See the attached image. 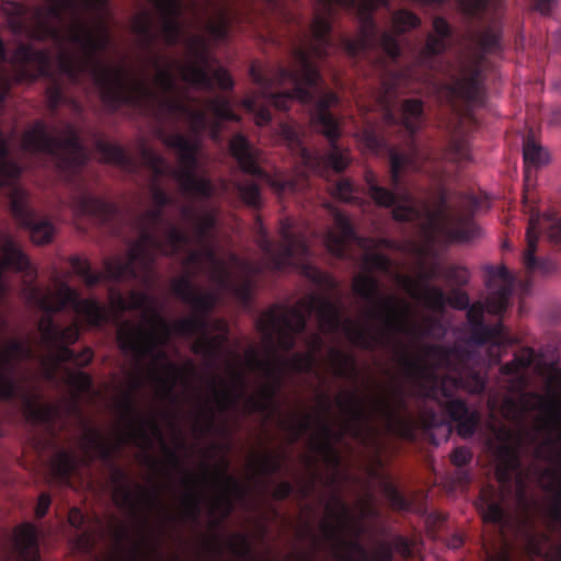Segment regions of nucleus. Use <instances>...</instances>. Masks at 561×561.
I'll return each instance as SVG.
<instances>
[{
	"instance_id": "obj_35",
	"label": "nucleus",
	"mask_w": 561,
	"mask_h": 561,
	"mask_svg": "<svg viewBox=\"0 0 561 561\" xmlns=\"http://www.w3.org/2000/svg\"><path fill=\"white\" fill-rule=\"evenodd\" d=\"M163 450L169 465L179 471L185 472L186 474L183 482L188 488V491L183 496L184 512L187 518L196 522L201 515V505L203 500V494L196 483V477L186 471L178 453L164 443Z\"/></svg>"
},
{
	"instance_id": "obj_55",
	"label": "nucleus",
	"mask_w": 561,
	"mask_h": 561,
	"mask_svg": "<svg viewBox=\"0 0 561 561\" xmlns=\"http://www.w3.org/2000/svg\"><path fill=\"white\" fill-rule=\"evenodd\" d=\"M67 382L78 396L89 392L93 385L91 376L81 370L69 373Z\"/></svg>"
},
{
	"instance_id": "obj_9",
	"label": "nucleus",
	"mask_w": 561,
	"mask_h": 561,
	"mask_svg": "<svg viewBox=\"0 0 561 561\" xmlns=\"http://www.w3.org/2000/svg\"><path fill=\"white\" fill-rule=\"evenodd\" d=\"M322 414L319 417V430L322 439L317 444V450L324 455L331 462L337 465L339 455L333 446V440H341L344 435L351 434L354 438L363 437L362 426L370 424L374 417L382 420L390 431L401 438L414 442L416 438V424L410 417H401L400 411L405 410L407 400L404 388L396 383L391 390V397H378L374 400L373 411L368 412L363 401L355 392L345 394L337 400L340 409L347 415L342 431L335 432L325 416L331 412V401L328 396H321Z\"/></svg>"
},
{
	"instance_id": "obj_19",
	"label": "nucleus",
	"mask_w": 561,
	"mask_h": 561,
	"mask_svg": "<svg viewBox=\"0 0 561 561\" xmlns=\"http://www.w3.org/2000/svg\"><path fill=\"white\" fill-rule=\"evenodd\" d=\"M229 151L242 172L265 183L278 195L299 190L296 180L265 171L260 164L261 151L243 134L238 133L231 137Z\"/></svg>"
},
{
	"instance_id": "obj_61",
	"label": "nucleus",
	"mask_w": 561,
	"mask_h": 561,
	"mask_svg": "<svg viewBox=\"0 0 561 561\" xmlns=\"http://www.w3.org/2000/svg\"><path fill=\"white\" fill-rule=\"evenodd\" d=\"M228 21L222 14L217 22H210L208 24V32L213 37L219 41H224L228 37Z\"/></svg>"
},
{
	"instance_id": "obj_57",
	"label": "nucleus",
	"mask_w": 561,
	"mask_h": 561,
	"mask_svg": "<svg viewBox=\"0 0 561 561\" xmlns=\"http://www.w3.org/2000/svg\"><path fill=\"white\" fill-rule=\"evenodd\" d=\"M135 221L154 228L160 225L168 224L164 219V209L157 206L138 215Z\"/></svg>"
},
{
	"instance_id": "obj_37",
	"label": "nucleus",
	"mask_w": 561,
	"mask_h": 561,
	"mask_svg": "<svg viewBox=\"0 0 561 561\" xmlns=\"http://www.w3.org/2000/svg\"><path fill=\"white\" fill-rule=\"evenodd\" d=\"M307 352H296L290 358L282 357L284 363L295 374H311L317 364V356L324 346L320 333H311L306 337Z\"/></svg>"
},
{
	"instance_id": "obj_62",
	"label": "nucleus",
	"mask_w": 561,
	"mask_h": 561,
	"mask_svg": "<svg viewBox=\"0 0 561 561\" xmlns=\"http://www.w3.org/2000/svg\"><path fill=\"white\" fill-rule=\"evenodd\" d=\"M237 540L230 542V548L234 553L240 556H250L252 552V548L250 541L244 535H236Z\"/></svg>"
},
{
	"instance_id": "obj_13",
	"label": "nucleus",
	"mask_w": 561,
	"mask_h": 561,
	"mask_svg": "<svg viewBox=\"0 0 561 561\" xmlns=\"http://www.w3.org/2000/svg\"><path fill=\"white\" fill-rule=\"evenodd\" d=\"M279 234L280 241L275 244L257 218L256 243L272 271L285 272L290 268H299L308 280L321 288L333 290L337 287L332 275L308 262L310 255L308 242L302 234L293 231L288 220L282 221Z\"/></svg>"
},
{
	"instance_id": "obj_60",
	"label": "nucleus",
	"mask_w": 561,
	"mask_h": 561,
	"mask_svg": "<svg viewBox=\"0 0 561 561\" xmlns=\"http://www.w3.org/2000/svg\"><path fill=\"white\" fill-rule=\"evenodd\" d=\"M108 2L110 0H78L82 16H84L85 13H101L107 8Z\"/></svg>"
},
{
	"instance_id": "obj_36",
	"label": "nucleus",
	"mask_w": 561,
	"mask_h": 561,
	"mask_svg": "<svg viewBox=\"0 0 561 561\" xmlns=\"http://www.w3.org/2000/svg\"><path fill=\"white\" fill-rule=\"evenodd\" d=\"M0 250L2 252L0 260V298H2L8 291L4 282L5 270L10 268L16 272L27 271L30 268V260L14 239L7 233L0 234Z\"/></svg>"
},
{
	"instance_id": "obj_47",
	"label": "nucleus",
	"mask_w": 561,
	"mask_h": 561,
	"mask_svg": "<svg viewBox=\"0 0 561 561\" xmlns=\"http://www.w3.org/2000/svg\"><path fill=\"white\" fill-rule=\"evenodd\" d=\"M445 158L455 163L470 160V147L468 139L462 136H453L448 142Z\"/></svg>"
},
{
	"instance_id": "obj_63",
	"label": "nucleus",
	"mask_w": 561,
	"mask_h": 561,
	"mask_svg": "<svg viewBox=\"0 0 561 561\" xmlns=\"http://www.w3.org/2000/svg\"><path fill=\"white\" fill-rule=\"evenodd\" d=\"M50 347L57 348V358L60 363H75L76 352L69 347L68 344H47Z\"/></svg>"
},
{
	"instance_id": "obj_29",
	"label": "nucleus",
	"mask_w": 561,
	"mask_h": 561,
	"mask_svg": "<svg viewBox=\"0 0 561 561\" xmlns=\"http://www.w3.org/2000/svg\"><path fill=\"white\" fill-rule=\"evenodd\" d=\"M160 112H165L167 119H183L187 123L190 131L194 135H201L208 127L207 112L202 108H195L187 104L182 98H161L159 100Z\"/></svg>"
},
{
	"instance_id": "obj_28",
	"label": "nucleus",
	"mask_w": 561,
	"mask_h": 561,
	"mask_svg": "<svg viewBox=\"0 0 561 561\" xmlns=\"http://www.w3.org/2000/svg\"><path fill=\"white\" fill-rule=\"evenodd\" d=\"M433 31L426 36V42L421 48L417 62L422 68L430 71H438L440 65L436 58L448 49V41L453 36V27L443 16H435L433 20Z\"/></svg>"
},
{
	"instance_id": "obj_64",
	"label": "nucleus",
	"mask_w": 561,
	"mask_h": 561,
	"mask_svg": "<svg viewBox=\"0 0 561 561\" xmlns=\"http://www.w3.org/2000/svg\"><path fill=\"white\" fill-rule=\"evenodd\" d=\"M294 491L293 484L288 481H280L276 484L273 491V497L277 501L288 499Z\"/></svg>"
},
{
	"instance_id": "obj_44",
	"label": "nucleus",
	"mask_w": 561,
	"mask_h": 561,
	"mask_svg": "<svg viewBox=\"0 0 561 561\" xmlns=\"http://www.w3.org/2000/svg\"><path fill=\"white\" fill-rule=\"evenodd\" d=\"M523 158L526 176L530 172V168H538L548 161V154L545 149L531 137H527L524 141Z\"/></svg>"
},
{
	"instance_id": "obj_1",
	"label": "nucleus",
	"mask_w": 561,
	"mask_h": 561,
	"mask_svg": "<svg viewBox=\"0 0 561 561\" xmlns=\"http://www.w3.org/2000/svg\"><path fill=\"white\" fill-rule=\"evenodd\" d=\"M354 12L358 19V35L340 37L342 49L353 59L369 58L380 49L392 61L401 55L398 36L421 25V19L407 9L392 13L393 33L379 31L374 13L379 7L390 8V0H314V16L310 34L293 49L290 67L277 66L268 75L256 67L250 68L251 77L262 89L263 100L249 96L243 100L244 108L253 114L255 124L265 126L272 121L271 107L288 111L294 103L309 107L311 124L325 136L330 151L325 162L336 172H343L350 164L347 150L339 147L341 127L331 107L339 102L337 95L329 90L313 59L329 56L333 47L332 19L336 8Z\"/></svg>"
},
{
	"instance_id": "obj_56",
	"label": "nucleus",
	"mask_w": 561,
	"mask_h": 561,
	"mask_svg": "<svg viewBox=\"0 0 561 561\" xmlns=\"http://www.w3.org/2000/svg\"><path fill=\"white\" fill-rule=\"evenodd\" d=\"M256 466L260 473L272 476L282 470L283 462L276 455L266 453L260 456Z\"/></svg>"
},
{
	"instance_id": "obj_46",
	"label": "nucleus",
	"mask_w": 561,
	"mask_h": 561,
	"mask_svg": "<svg viewBox=\"0 0 561 561\" xmlns=\"http://www.w3.org/2000/svg\"><path fill=\"white\" fill-rule=\"evenodd\" d=\"M207 106L218 122L240 121V117L232 110L230 100L226 96L217 95L208 99Z\"/></svg>"
},
{
	"instance_id": "obj_58",
	"label": "nucleus",
	"mask_w": 561,
	"mask_h": 561,
	"mask_svg": "<svg viewBox=\"0 0 561 561\" xmlns=\"http://www.w3.org/2000/svg\"><path fill=\"white\" fill-rule=\"evenodd\" d=\"M445 277L456 286H465L469 282L470 274L466 267L450 265L445 271Z\"/></svg>"
},
{
	"instance_id": "obj_23",
	"label": "nucleus",
	"mask_w": 561,
	"mask_h": 561,
	"mask_svg": "<svg viewBox=\"0 0 561 561\" xmlns=\"http://www.w3.org/2000/svg\"><path fill=\"white\" fill-rule=\"evenodd\" d=\"M547 230L548 238L554 243H561V219L553 215H543L533 213L529 217L526 231L527 248L524 252L523 262L527 272L533 273L537 270L546 272L548 262L536 256L537 243L540 233Z\"/></svg>"
},
{
	"instance_id": "obj_8",
	"label": "nucleus",
	"mask_w": 561,
	"mask_h": 561,
	"mask_svg": "<svg viewBox=\"0 0 561 561\" xmlns=\"http://www.w3.org/2000/svg\"><path fill=\"white\" fill-rule=\"evenodd\" d=\"M65 134V137L53 135L45 122L37 119L24 131L22 148L30 153H44L54 159L60 175L78 191L72 201L78 215L92 217L114 229L116 221L123 218L119 207L89 193L82 176L89 161L88 151L73 125L66 124Z\"/></svg>"
},
{
	"instance_id": "obj_45",
	"label": "nucleus",
	"mask_w": 561,
	"mask_h": 561,
	"mask_svg": "<svg viewBox=\"0 0 561 561\" xmlns=\"http://www.w3.org/2000/svg\"><path fill=\"white\" fill-rule=\"evenodd\" d=\"M133 31L146 49L153 46L156 34L153 33L152 19L149 12H142L134 19Z\"/></svg>"
},
{
	"instance_id": "obj_15",
	"label": "nucleus",
	"mask_w": 561,
	"mask_h": 561,
	"mask_svg": "<svg viewBox=\"0 0 561 561\" xmlns=\"http://www.w3.org/2000/svg\"><path fill=\"white\" fill-rule=\"evenodd\" d=\"M495 477L501 486L497 495L493 489L482 490L479 497V510L485 523H491L501 531L508 524L505 510L506 497L515 491L519 499L526 493V473L522 468L519 451L516 447L502 445L497 450Z\"/></svg>"
},
{
	"instance_id": "obj_30",
	"label": "nucleus",
	"mask_w": 561,
	"mask_h": 561,
	"mask_svg": "<svg viewBox=\"0 0 561 561\" xmlns=\"http://www.w3.org/2000/svg\"><path fill=\"white\" fill-rule=\"evenodd\" d=\"M228 462L214 474H210L208 466L204 465L205 480L211 479L216 485H220L222 492L214 502V510L222 512V518H227L234 510V497L242 499L245 495L244 486L232 476L227 473Z\"/></svg>"
},
{
	"instance_id": "obj_48",
	"label": "nucleus",
	"mask_w": 561,
	"mask_h": 561,
	"mask_svg": "<svg viewBox=\"0 0 561 561\" xmlns=\"http://www.w3.org/2000/svg\"><path fill=\"white\" fill-rule=\"evenodd\" d=\"M237 191L240 195V198L248 206L259 209L262 205L261 199V190L257 183L253 181H247L244 183L237 184Z\"/></svg>"
},
{
	"instance_id": "obj_39",
	"label": "nucleus",
	"mask_w": 561,
	"mask_h": 561,
	"mask_svg": "<svg viewBox=\"0 0 561 561\" xmlns=\"http://www.w3.org/2000/svg\"><path fill=\"white\" fill-rule=\"evenodd\" d=\"M38 331L45 344H73L80 337L77 324L59 328L51 316L44 317L38 323Z\"/></svg>"
},
{
	"instance_id": "obj_5",
	"label": "nucleus",
	"mask_w": 561,
	"mask_h": 561,
	"mask_svg": "<svg viewBox=\"0 0 561 561\" xmlns=\"http://www.w3.org/2000/svg\"><path fill=\"white\" fill-rule=\"evenodd\" d=\"M547 364L543 354L524 346L514 353L511 362L500 367L503 388L507 394L502 400L503 416L523 425L530 413L539 411L549 431L546 443L551 448L549 461L554 468L543 471L551 479L548 490L554 491L553 500L545 515L547 531L530 530L527 534L529 551L541 557L545 545H552L556 561H561V390L549 388L546 396L528 391L534 376H542Z\"/></svg>"
},
{
	"instance_id": "obj_54",
	"label": "nucleus",
	"mask_w": 561,
	"mask_h": 561,
	"mask_svg": "<svg viewBox=\"0 0 561 561\" xmlns=\"http://www.w3.org/2000/svg\"><path fill=\"white\" fill-rule=\"evenodd\" d=\"M356 187L347 179H340L332 187V194L335 198L345 203H356Z\"/></svg>"
},
{
	"instance_id": "obj_6",
	"label": "nucleus",
	"mask_w": 561,
	"mask_h": 561,
	"mask_svg": "<svg viewBox=\"0 0 561 561\" xmlns=\"http://www.w3.org/2000/svg\"><path fill=\"white\" fill-rule=\"evenodd\" d=\"M425 353L432 359L431 365L411 358L405 352L401 356L408 376L416 379L419 385L422 403L420 425L424 430H432L443 424V417L436 409L427 407L431 401L456 423L461 437H471L479 425L480 414L477 410H471L463 399L454 396L458 389L476 394L485 390V379L476 368L480 363L478 351L463 344H430L425 346Z\"/></svg>"
},
{
	"instance_id": "obj_33",
	"label": "nucleus",
	"mask_w": 561,
	"mask_h": 561,
	"mask_svg": "<svg viewBox=\"0 0 561 561\" xmlns=\"http://www.w3.org/2000/svg\"><path fill=\"white\" fill-rule=\"evenodd\" d=\"M180 213L184 219H194V242L202 247V257L218 263L215 250L209 245L211 232L216 228V216L211 211L198 214L192 206H182Z\"/></svg>"
},
{
	"instance_id": "obj_27",
	"label": "nucleus",
	"mask_w": 561,
	"mask_h": 561,
	"mask_svg": "<svg viewBox=\"0 0 561 561\" xmlns=\"http://www.w3.org/2000/svg\"><path fill=\"white\" fill-rule=\"evenodd\" d=\"M488 275L486 286L490 289L486 297L488 310L491 314L501 316L508 308L515 278L504 265L489 267Z\"/></svg>"
},
{
	"instance_id": "obj_34",
	"label": "nucleus",
	"mask_w": 561,
	"mask_h": 561,
	"mask_svg": "<svg viewBox=\"0 0 561 561\" xmlns=\"http://www.w3.org/2000/svg\"><path fill=\"white\" fill-rule=\"evenodd\" d=\"M161 16V35L164 43L173 47L180 43L183 26L180 19L183 14L182 0H152Z\"/></svg>"
},
{
	"instance_id": "obj_11",
	"label": "nucleus",
	"mask_w": 561,
	"mask_h": 561,
	"mask_svg": "<svg viewBox=\"0 0 561 561\" xmlns=\"http://www.w3.org/2000/svg\"><path fill=\"white\" fill-rule=\"evenodd\" d=\"M158 137L178 153L179 167L172 168L161 154L150 148L142 149V160L152 173L149 191L154 206L164 209L174 204L173 197L160 185V179L165 175L174 179L184 194L193 198L209 199L215 187L209 178L197 174L198 141L179 131L168 133L163 128L158 130Z\"/></svg>"
},
{
	"instance_id": "obj_38",
	"label": "nucleus",
	"mask_w": 561,
	"mask_h": 561,
	"mask_svg": "<svg viewBox=\"0 0 561 561\" xmlns=\"http://www.w3.org/2000/svg\"><path fill=\"white\" fill-rule=\"evenodd\" d=\"M14 549L19 561H38V533L31 523L20 525L15 530Z\"/></svg>"
},
{
	"instance_id": "obj_17",
	"label": "nucleus",
	"mask_w": 561,
	"mask_h": 561,
	"mask_svg": "<svg viewBox=\"0 0 561 561\" xmlns=\"http://www.w3.org/2000/svg\"><path fill=\"white\" fill-rule=\"evenodd\" d=\"M327 512L334 523L323 522L321 530L328 540H337L344 543L348 551L340 556L341 561H393V549L388 543L378 547L374 554H369L357 540H345L343 533L352 523V512L348 505L340 497L334 496L332 503L327 505Z\"/></svg>"
},
{
	"instance_id": "obj_25",
	"label": "nucleus",
	"mask_w": 561,
	"mask_h": 561,
	"mask_svg": "<svg viewBox=\"0 0 561 561\" xmlns=\"http://www.w3.org/2000/svg\"><path fill=\"white\" fill-rule=\"evenodd\" d=\"M151 61H152L154 68L157 69L154 81L160 91L157 92L156 90H153L142 79H135L130 83L127 82V91H131L133 85L136 82L141 81L152 91V94L144 96L141 100H139V102L123 103L122 106L127 105V106H131V107H144L149 102H153L156 104V107L153 110L154 118L159 123H164L165 112H160L159 100L161 98H181V96L179 95V89H178V83H176L175 77L169 67H162L161 57L158 55L153 56Z\"/></svg>"
},
{
	"instance_id": "obj_14",
	"label": "nucleus",
	"mask_w": 561,
	"mask_h": 561,
	"mask_svg": "<svg viewBox=\"0 0 561 561\" xmlns=\"http://www.w3.org/2000/svg\"><path fill=\"white\" fill-rule=\"evenodd\" d=\"M32 356V348L20 340H11L5 348H0V401H18L28 422L50 426L58 416V408L42 403L37 394L26 390L14 377L18 363Z\"/></svg>"
},
{
	"instance_id": "obj_42",
	"label": "nucleus",
	"mask_w": 561,
	"mask_h": 561,
	"mask_svg": "<svg viewBox=\"0 0 561 561\" xmlns=\"http://www.w3.org/2000/svg\"><path fill=\"white\" fill-rule=\"evenodd\" d=\"M329 355L336 377L345 379H355L357 377L356 360L353 355L337 347H331Z\"/></svg>"
},
{
	"instance_id": "obj_50",
	"label": "nucleus",
	"mask_w": 561,
	"mask_h": 561,
	"mask_svg": "<svg viewBox=\"0 0 561 561\" xmlns=\"http://www.w3.org/2000/svg\"><path fill=\"white\" fill-rule=\"evenodd\" d=\"M312 423V415L306 413L302 419H294L290 422L283 421L282 425L287 430L290 436V443H296L307 432L310 431Z\"/></svg>"
},
{
	"instance_id": "obj_10",
	"label": "nucleus",
	"mask_w": 561,
	"mask_h": 561,
	"mask_svg": "<svg viewBox=\"0 0 561 561\" xmlns=\"http://www.w3.org/2000/svg\"><path fill=\"white\" fill-rule=\"evenodd\" d=\"M360 142L371 153L379 154L387 151L389 154V180L391 188L381 186L373 170H366L364 180L370 198L376 205L392 208V218L399 222H410L416 215V209L409 205L411 193L405 181L410 172H422L423 159H431L430 153H423L412 144L409 153L400 152L390 147L386 138L375 127L366 126L360 133Z\"/></svg>"
},
{
	"instance_id": "obj_22",
	"label": "nucleus",
	"mask_w": 561,
	"mask_h": 561,
	"mask_svg": "<svg viewBox=\"0 0 561 561\" xmlns=\"http://www.w3.org/2000/svg\"><path fill=\"white\" fill-rule=\"evenodd\" d=\"M56 301H43V309L49 313L62 311L67 307H71L78 314L82 316L88 324L94 328L104 325L108 316L102 304L96 299L80 297L78 290L70 287L68 284H60L56 293Z\"/></svg>"
},
{
	"instance_id": "obj_40",
	"label": "nucleus",
	"mask_w": 561,
	"mask_h": 561,
	"mask_svg": "<svg viewBox=\"0 0 561 561\" xmlns=\"http://www.w3.org/2000/svg\"><path fill=\"white\" fill-rule=\"evenodd\" d=\"M192 224V234L182 230L175 225L170 222L167 224L165 240H162L161 255L163 256H175L182 253L191 243L194 241V222L193 219H186Z\"/></svg>"
},
{
	"instance_id": "obj_51",
	"label": "nucleus",
	"mask_w": 561,
	"mask_h": 561,
	"mask_svg": "<svg viewBox=\"0 0 561 561\" xmlns=\"http://www.w3.org/2000/svg\"><path fill=\"white\" fill-rule=\"evenodd\" d=\"M422 298L425 305L435 311H443L447 305V295L437 286H426Z\"/></svg>"
},
{
	"instance_id": "obj_41",
	"label": "nucleus",
	"mask_w": 561,
	"mask_h": 561,
	"mask_svg": "<svg viewBox=\"0 0 561 561\" xmlns=\"http://www.w3.org/2000/svg\"><path fill=\"white\" fill-rule=\"evenodd\" d=\"M94 147L105 162L113 163L127 171L135 170L136 163L134 159L121 145L111 144L95 134Z\"/></svg>"
},
{
	"instance_id": "obj_31",
	"label": "nucleus",
	"mask_w": 561,
	"mask_h": 561,
	"mask_svg": "<svg viewBox=\"0 0 561 561\" xmlns=\"http://www.w3.org/2000/svg\"><path fill=\"white\" fill-rule=\"evenodd\" d=\"M230 375L231 383H228L217 375L211 376L209 379L213 397L221 412L236 404L247 387L245 374L241 369L233 367L230 370Z\"/></svg>"
},
{
	"instance_id": "obj_7",
	"label": "nucleus",
	"mask_w": 561,
	"mask_h": 561,
	"mask_svg": "<svg viewBox=\"0 0 561 561\" xmlns=\"http://www.w3.org/2000/svg\"><path fill=\"white\" fill-rule=\"evenodd\" d=\"M123 416L130 426L128 435L121 436L118 442L110 443L102 433L96 428H89L81 439V448L83 450V459L69 450H59L53 461L51 471L55 478L62 484L69 485L72 476L78 471L80 462L90 466L94 459H100L111 467V480L115 485L114 502L117 507L126 510L133 516L141 518L142 510L159 507L164 510L160 494L157 490L145 488L140 484L136 485L137 495L129 488V478L127 473L114 463V459L121 447L128 438L141 439L147 444L150 443L147 427H150L153 435L163 442L161 428L153 416L144 417L136 404L133 393L125 396L122 402Z\"/></svg>"
},
{
	"instance_id": "obj_4",
	"label": "nucleus",
	"mask_w": 561,
	"mask_h": 561,
	"mask_svg": "<svg viewBox=\"0 0 561 561\" xmlns=\"http://www.w3.org/2000/svg\"><path fill=\"white\" fill-rule=\"evenodd\" d=\"M171 289L176 298L192 308L193 314L178 319L170 324L152 309V301L148 294L133 290L129 295V301L121 296L118 297L119 308L123 311L150 310V317L146 318L150 329L126 320L119 324L116 337L119 350L125 355H130L137 364H140L147 357H152L154 365L158 362L163 363L165 376L157 375V379L164 388L165 394L175 399L173 390L176 381L196 377L197 369L192 360H187L182 366L169 360L167 353L159 350V347L164 345L173 333L182 337L197 336L192 345V352L204 356L207 367L215 369L228 342V327L225 321L216 320L214 321V328L220 331L221 334H210L211 321L209 314L216 307L217 296L214 293L197 288L190 275L174 279Z\"/></svg>"
},
{
	"instance_id": "obj_21",
	"label": "nucleus",
	"mask_w": 561,
	"mask_h": 561,
	"mask_svg": "<svg viewBox=\"0 0 561 561\" xmlns=\"http://www.w3.org/2000/svg\"><path fill=\"white\" fill-rule=\"evenodd\" d=\"M467 310V321L469 336L467 340L468 344L476 346H483L486 344L491 345V348H497L499 352L510 345H513L515 341L508 335L502 320L496 321L494 324H488L484 321V313L489 312L486 300L484 304L474 302L469 305ZM497 360L501 358V354H496Z\"/></svg>"
},
{
	"instance_id": "obj_32",
	"label": "nucleus",
	"mask_w": 561,
	"mask_h": 561,
	"mask_svg": "<svg viewBox=\"0 0 561 561\" xmlns=\"http://www.w3.org/2000/svg\"><path fill=\"white\" fill-rule=\"evenodd\" d=\"M334 229H328L324 234V245L327 250L337 259L347 256V248L350 242L357 240L356 231L348 219L342 211L333 208Z\"/></svg>"
},
{
	"instance_id": "obj_16",
	"label": "nucleus",
	"mask_w": 561,
	"mask_h": 561,
	"mask_svg": "<svg viewBox=\"0 0 561 561\" xmlns=\"http://www.w3.org/2000/svg\"><path fill=\"white\" fill-rule=\"evenodd\" d=\"M439 98L457 115L468 114L484 101L481 58L461 60L450 81L439 88Z\"/></svg>"
},
{
	"instance_id": "obj_53",
	"label": "nucleus",
	"mask_w": 561,
	"mask_h": 561,
	"mask_svg": "<svg viewBox=\"0 0 561 561\" xmlns=\"http://www.w3.org/2000/svg\"><path fill=\"white\" fill-rule=\"evenodd\" d=\"M383 493L392 508L398 511H408L410 508V502L392 482H385Z\"/></svg>"
},
{
	"instance_id": "obj_26",
	"label": "nucleus",
	"mask_w": 561,
	"mask_h": 561,
	"mask_svg": "<svg viewBox=\"0 0 561 561\" xmlns=\"http://www.w3.org/2000/svg\"><path fill=\"white\" fill-rule=\"evenodd\" d=\"M392 93H394V91H392V88L388 87L385 94L380 98V102L383 107L385 123L390 127H403L412 138L424 124L423 101L419 99L404 100L400 106V116H397L393 112L391 101L389 100Z\"/></svg>"
},
{
	"instance_id": "obj_52",
	"label": "nucleus",
	"mask_w": 561,
	"mask_h": 561,
	"mask_svg": "<svg viewBox=\"0 0 561 561\" xmlns=\"http://www.w3.org/2000/svg\"><path fill=\"white\" fill-rule=\"evenodd\" d=\"M364 263L368 271H378L385 274H389L392 268V261L386 254L379 252L365 254Z\"/></svg>"
},
{
	"instance_id": "obj_49",
	"label": "nucleus",
	"mask_w": 561,
	"mask_h": 561,
	"mask_svg": "<svg viewBox=\"0 0 561 561\" xmlns=\"http://www.w3.org/2000/svg\"><path fill=\"white\" fill-rule=\"evenodd\" d=\"M254 280L251 276H244L240 282L231 285V291L234 298L244 307L252 302Z\"/></svg>"
},
{
	"instance_id": "obj_2",
	"label": "nucleus",
	"mask_w": 561,
	"mask_h": 561,
	"mask_svg": "<svg viewBox=\"0 0 561 561\" xmlns=\"http://www.w3.org/2000/svg\"><path fill=\"white\" fill-rule=\"evenodd\" d=\"M353 291L363 300L375 305L369 310V317L380 322V330L373 331L351 318H343L337 302L319 295H310L300 300L299 306L288 309L273 305L259 318L256 327L264 336L271 358H261L252 348L247 355V364L263 373L270 383L261 389L260 398H247L249 412L266 413L274 404L283 386L284 374L290 370L282 357L276 355L275 342L283 352L293 351L297 336L307 330L311 313L318 316L321 331L333 334L343 332L351 344L367 352L387 346L397 334L413 333L414 329L407 322L409 306L392 296L382 295L376 276L370 273L355 276Z\"/></svg>"
},
{
	"instance_id": "obj_3",
	"label": "nucleus",
	"mask_w": 561,
	"mask_h": 561,
	"mask_svg": "<svg viewBox=\"0 0 561 561\" xmlns=\"http://www.w3.org/2000/svg\"><path fill=\"white\" fill-rule=\"evenodd\" d=\"M2 10L14 35L36 41L50 39L60 46L65 41L76 45L80 55L61 47L57 58L59 70L76 85H81L84 78H89L108 112L116 113L123 103L139 102L152 94L141 81L127 91L126 69L102 58L112 44L108 27L99 22L96 32L93 31L81 14L78 0H47L45 5L33 10L30 22L25 18L27 9L20 2L4 1Z\"/></svg>"
},
{
	"instance_id": "obj_18",
	"label": "nucleus",
	"mask_w": 561,
	"mask_h": 561,
	"mask_svg": "<svg viewBox=\"0 0 561 561\" xmlns=\"http://www.w3.org/2000/svg\"><path fill=\"white\" fill-rule=\"evenodd\" d=\"M463 209L453 213L449 205V197L445 190H440L437 196L436 206L430 213L431 225L440 228L447 237L457 242H469L479 234V227L472 219L479 201L474 196L463 197Z\"/></svg>"
},
{
	"instance_id": "obj_12",
	"label": "nucleus",
	"mask_w": 561,
	"mask_h": 561,
	"mask_svg": "<svg viewBox=\"0 0 561 561\" xmlns=\"http://www.w3.org/2000/svg\"><path fill=\"white\" fill-rule=\"evenodd\" d=\"M138 238L131 242L127 257L107 259L104 263V274L94 272L87 260L79 256L70 259V265L88 287H94L103 278L112 282H129L147 278L154 271L156 261L161 255L162 240L156 228L135 221Z\"/></svg>"
},
{
	"instance_id": "obj_43",
	"label": "nucleus",
	"mask_w": 561,
	"mask_h": 561,
	"mask_svg": "<svg viewBox=\"0 0 561 561\" xmlns=\"http://www.w3.org/2000/svg\"><path fill=\"white\" fill-rule=\"evenodd\" d=\"M450 462L457 468L456 479L460 485H468L471 481L470 472L465 469L468 466L472 458L473 454L470 448L466 446L456 447L450 456Z\"/></svg>"
},
{
	"instance_id": "obj_59",
	"label": "nucleus",
	"mask_w": 561,
	"mask_h": 561,
	"mask_svg": "<svg viewBox=\"0 0 561 561\" xmlns=\"http://www.w3.org/2000/svg\"><path fill=\"white\" fill-rule=\"evenodd\" d=\"M447 305L458 310H465L470 305V298L467 293L454 288L447 295Z\"/></svg>"
},
{
	"instance_id": "obj_24",
	"label": "nucleus",
	"mask_w": 561,
	"mask_h": 561,
	"mask_svg": "<svg viewBox=\"0 0 561 561\" xmlns=\"http://www.w3.org/2000/svg\"><path fill=\"white\" fill-rule=\"evenodd\" d=\"M490 0H458L461 12L470 20L486 23L485 27L474 34V39L483 54L501 50V23L496 16L488 20Z\"/></svg>"
},
{
	"instance_id": "obj_20",
	"label": "nucleus",
	"mask_w": 561,
	"mask_h": 561,
	"mask_svg": "<svg viewBox=\"0 0 561 561\" xmlns=\"http://www.w3.org/2000/svg\"><path fill=\"white\" fill-rule=\"evenodd\" d=\"M191 48L201 64L172 62L179 68L183 81L195 88L204 90H213L215 83H217V85L222 90H230L233 88V80L225 68L218 67L214 70L213 75H209L205 67L209 60V54L202 37H195L194 44H192Z\"/></svg>"
}]
</instances>
